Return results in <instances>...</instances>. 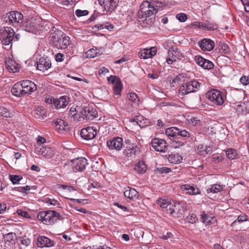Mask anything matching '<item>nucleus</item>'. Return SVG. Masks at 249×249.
<instances>
[{
	"mask_svg": "<svg viewBox=\"0 0 249 249\" xmlns=\"http://www.w3.org/2000/svg\"><path fill=\"white\" fill-rule=\"evenodd\" d=\"M11 91L12 93L15 96L21 97L25 95L20 81L14 84Z\"/></svg>",
	"mask_w": 249,
	"mask_h": 249,
	"instance_id": "nucleus-25",
	"label": "nucleus"
},
{
	"mask_svg": "<svg viewBox=\"0 0 249 249\" xmlns=\"http://www.w3.org/2000/svg\"><path fill=\"white\" fill-rule=\"evenodd\" d=\"M176 18L180 22H185L187 19V16L184 13H179L176 15Z\"/></svg>",
	"mask_w": 249,
	"mask_h": 249,
	"instance_id": "nucleus-51",
	"label": "nucleus"
},
{
	"mask_svg": "<svg viewBox=\"0 0 249 249\" xmlns=\"http://www.w3.org/2000/svg\"><path fill=\"white\" fill-rule=\"evenodd\" d=\"M154 9L153 6H150V3L148 1L143 2L140 6V10L139 12V16L141 13L142 18L154 17Z\"/></svg>",
	"mask_w": 249,
	"mask_h": 249,
	"instance_id": "nucleus-9",
	"label": "nucleus"
},
{
	"mask_svg": "<svg viewBox=\"0 0 249 249\" xmlns=\"http://www.w3.org/2000/svg\"><path fill=\"white\" fill-rule=\"evenodd\" d=\"M157 49L156 47H151L149 49H144L139 53V57L141 59H147L152 57L156 54Z\"/></svg>",
	"mask_w": 249,
	"mask_h": 249,
	"instance_id": "nucleus-23",
	"label": "nucleus"
},
{
	"mask_svg": "<svg viewBox=\"0 0 249 249\" xmlns=\"http://www.w3.org/2000/svg\"><path fill=\"white\" fill-rule=\"evenodd\" d=\"M21 243L25 247H28L31 244V240L29 238L22 239L21 240Z\"/></svg>",
	"mask_w": 249,
	"mask_h": 249,
	"instance_id": "nucleus-64",
	"label": "nucleus"
},
{
	"mask_svg": "<svg viewBox=\"0 0 249 249\" xmlns=\"http://www.w3.org/2000/svg\"><path fill=\"white\" fill-rule=\"evenodd\" d=\"M44 201L46 203L48 206L60 207V204L59 201L53 198L46 197Z\"/></svg>",
	"mask_w": 249,
	"mask_h": 249,
	"instance_id": "nucleus-37",
	"label": "nucleus"
},
{
	"mask_svg": "<svg viewBox=\"0 0 249 249\" xmlns=\"http://www.w3.org/2000/svg\"><path fill=\"white\" fill-rule=\"evenodd\" d=\"M107 144L110 149L120 150L122 148L123 139L121 137H116L107 141Z\"/></svg>",
	"mask_w": 249,
	"mask_h": 249,
	"instance_id": "nucleus-14",
	"label": "nucleus"
},
{
	"mask_svg": "<svg viewBox=\"0 0 249 249\" xmlns=\"http://www.w3.org/2000/svg\"><path fill=\"white\" fill-rule=\"evenodd\" d=\"M203 30H214L217 28V26L216 24L208 21L203 23Z\"/></svg>",
	"mask_w": 249,
	"mask_h": 249,
	"instance_id": "nucleus-43",
	"label": "nucleus"
},
{
	"mask_svg": "<svg viewBox=\"0 0 249 249\" xmlns=\"http://www.w3.org/2000/svg\"><path fill=\"white\" fill-rule=\"evenodd\" d=\"M55 129L59 133H64L69 129V125L64 120L57 119L54 121Z\"/></svg>",
	"mask_w": 249,
	"mask_h": 249,
	"instance_id": "nucleus-22",
	"label": "nucleus"
},
{
	"mask_svg": "<svg viewBox=\"0 0 249 249\" xmlns=\"http://www.w3.org/2000/svg\"><path fill=\"white\" fill-rule=\"evenodd\" d=\"M128 98L129 101L134 103H137L139 101L137 95L135 93H130L128 96Z\"/></svg>",
	"mask_w": 249,
	"mask_h": 249,
	"instance_id": "nucleus-49",
	"label": "nucleus"
},
{
	"mask_svg": "<svg viewBox=\"0 0 249 249\" xmlns=\"http://www.w3.org/2000/svg\"><path fill=\"white\" fill-rule=\"evenodd\" d=\"M202 222L209 225L212 223V221L214 220V217H213L203 213L201 215Z\"/></svg>",
	"mask_w": 249,
	"mask_h": 249,
	"instance_id": "nucleus-40",
	"label": "nucleus"
},
{
	"mask_svg": "<svg viewBox=\"0 0 249 249\" xmlns=\"http://www.w3.org/2000/svg\"><path fill=\"white\" fill-rule=\"evenodd\" d=\"M18 213L24 217L30 218L31 216L27 212L23 211L22 210H19L18 211Z\"/></svg>",
	"mask_w": 249,
	"mask_h": 249,
	"instance_id": "nucleus-57",
	"label": "nucleus"
},
{
	"mask_svg": "<svg viewBox=\"0 0 249 249\" xmlns=\"http://www.w3.org/2000/svg\"><path fill=\"white\" fill-rule=\"evenodd\" d=\"M168 160L171 163L178 164L181 162L182 157L178 153H172L168 155Z\"/></svg>",
	"mask_w": 249,
	"mask_h": 249,
	"instance_id": "nucleus-31",
	"label": "nucleus"
},
{
	"mask_svg": "<svg viewBox=\"0 0 249 249\" xmlns=\"http://www.w3.org/2000/svg\"><path fill=\"white\" fill-rule=\"evenodd\" d=\"M165 134L169 138H178V128L176 127H171L165 130Z\"/></svg>",
	"mask_w": 249,
	"mask_h": 249,
	"instance_id": "nucleus-29",
	"label": "nucleus"
},
{
	"mask_svg": "<svg viewBox=\"0 0 249 249\" xmlns=\"http://www.w3.org/2000/svg\"><path fill=\"white\" fill-rule=\"evenodd\" d=\"M10 179L13 184H18L19 181L22 178L21 177L18 175H10Z\"/></svg>",
	"mask_w": 249,
	"mask_h": 249,
	"instance_id": "nucleus-48",
	"label": "nucleus"
},
{
	"mask_svg": "<svg viewBox=\"0 0 249 249\" xmlns=\"http://www.w3.org/2000/svg\"><path fill=\"white\" fill-rule=\"evenodd\" d=\"M39 153L47 159L51 158L54 155L53 151L49 146H42L39 150Z\"/></svg>",
	"mask_w": 249,
	"mask_h": 249,
	"instance_id": "nucleus-28",
	"label": "nucleus"
},
{
	"mask_svg": "<svg viewBox=\"0 0 249 249\" xmlns=\"http://www.w3.org/2000/svg\"><path fill=\"white\" fill-rule=\"evenodd\" d=\"M188 219L189 222L193 224L197 220V218L195 214H192L188 217Z\"/></svg>",
	"mask_w": 249,
	"mask_h": 249,
	"instance_id": "nucleus-60",
	"label": "nucleus"
},
{
	"mask_svg": "<svg viewBox=\"0 0 249 249\" xmlns=\"http://www.w3.org/2000/svg\"><path fill=\"white\" fill-rule=\"evenodd\" d=\"M143 18H144V19L143 20V23L144 24H146L147 26H151L153 23L155 17H144Z\"/></svg>",
	"mask_w": 249,
	"mask_h": 249,
	"instance_id": "nucleus-50",
	"label": "nucleus"
},
{
	"mask_svg": "<svg viewBox=\"0 0 249 249\" xmlns=\"http://www.w3.org/2000/svg\"><path fill=\"white\" fill-rule=\"evenodd\" d=\"M15 34L14 30L10 27H6L5 29V33L3 34V38L2 43L3 45H8L10 44L13 40Z\"/></svg>",
	"mask_w": 249,
	"mask_h": 249,
	"instance_id": "nucleus-19",
	"label": "nucleus"
},
{
	"mask_svg": "<svg viewBox=\"0 0 249 249\" xmlns=\"http://www.w3.org/2000/svg\"><path fill=\"white\" fill-rule=\"evenodd\" d=\"M69 102V98L63 96L59 99L55 100L53 102L54 105L56 108L60 109L66 107Z\"/></svg>",
	"mask_w": 249,
	"mask_h": 249,
	"instance_id": "nucleus-26",
	"label": "nucleus"
},
{
	"mask_svg": "<svg viewBox=\"0 0 249 249\" xmlns=\"http://www.w3.org/2000/svg\"><path fill=\"white\" fill-rule=\"evenodd\" d=\"M36 28L37 26L35 21H28L24 25V30L30 33H35Z\"/></svg>",
	"mask_w": 249,
	"mask_h": 249,
	"instance_id": "nucleus-35",
	"label": "nucleus"
},
{
	"mask_svg": "<svg viewBox=\"0 0 249 249\" xmlns=\"http://www.w3.org/2000/svg\"><path fill=\"white\" fill-rule=\"evenodd\" d=\"M46 111L42 107H38L34 109L33 111V116L37 119H43L46 117Z\"/></svg>",
	"mask_w": 249,
	"mask_h": 249,
	"instance_id": "nucleus-30",
	"label": "nucleus"
},
{
	"mask_svg": "<svg viewBox=\"0 0 249 249\" xmlns=\"http://www.w3.org/2000/svg\"><path fill=\"white\" fill-rule=\"evenodd\" d=\"M183 144L184 143L183 142H181L180 141H174L172 143V146L175 148H178L181 146H183Z\"/></svg>",
	"mask_w": 249,
	"mask_h": 249,
	"instance_id": "nucleus-62",
	"label": "nucleus"
},
{
	"mask_svg": "<svg viewBox=\"0 0 249 249\" xmlns=\"http://www.w3.org/2000/svg\"><path fill=\"white\" fill-rule=\"evenodd\" d=\"M223 189V186L218 184H215L213 185L209 189H207V193L209 192L213 193H217Z\"/></svg>",
	"mask_w": 249,
	"mask_h": 249,
	"instance_id": "nucleus-38",
	"label": "nucleus"
},
{
	"mask_svg": "<svg viewBox=\"0 0 249 249\" xmlns=\"http://www.w3.org/2000/svg\"><path fill=\"white\" fill-rule=\"evenodd\" d=\"M104 8L105 14L110 15L115 10L117 3L116 0H97Z\"/></svg>",
	"mask_w": 249,
	"mask_h": 249,
	"instance_id": "nucleus-6",
	"label": "nucleus"
},
{
	"mask_svg": "<svg viewBox=\"0 0 249 249\" xmlns=\"http://www.w3.org/2000/svg\"><path fill=\"white\" fill-rule=\"evenodd\" d=\"M168 56L172 57L175 60L180 59L182 57V54L177 48H171L168 51Z\"/></svg>",
	"mask_w": 249,
	"mask_h": 249,
	"instance_id": "nucleus-32",
	"label": "nucleus"
},
{
	"mask_svg": "<svg viewBox=\"0 0 249 249\" xmlns=\"http://www.w3.org/2000/svg\"><path fill=\"white\" fill-rule=\"evenodd\" d=\"M124 193L126 197L131 200H136L139 197L138 192L135 189L131 188L129 187H127Z\"/></svg>",
	"mask_w": 249,
	"mask_h": 249,
	"instance_id": "nucleus-27",
	"label": "nucleus"
},
{
	"mask_svg": "<svg viewBox=\"0 0 249 249\" xmlns=\"http://www.w3.org/2000/svg\"><path fill=\"white\" fill-rule=\"evenodd\" d=\"M38 219L46 225H52L59 219V213L54 211H41L37 215Z\"/></svg>",
	"mask_w": 249,
	"mask_h": 249,
	"instance_id": "nucleus-3",
	"label": "nucleus"
},
{
	"mask_svg": "<svg viewBox=\"0 0 249 249\" xmlns=\"http://www.w3.org/2000/svg\"><path fill=\"white\" fill-rule=\"evenodd\" d=\"M225 153L227 157L230 159H235L237 156V153L236 151L232 148L228 149L226 151Z\"/></svg>",
	"mask_w": 249,
	"mask_h": 249,
	"instance_id": "nucleus-41",
	"label": "nucleus"
},
{
	"mask_svg": "<svg viewBox=\"0 0 249 249\" xmlns=\"http://www.w3.org/2000/svg\"><path fill=\"white\" fill-rule=\"evenodd\" d=\"M3 237L6 243H13L16 238V235L15 233L9 232L5 234Z\"/></svg>",
	"mask_w": 249,
	"mask_h": 249,
	"instance_id": "nucleus-39",
	"label": "nucleus"
},
{
	"mask_svg": "<svg viewBox=\"0 0 249 249\" xmlns=\"http://www.w3.org/2000/svg\"><path fill=\"white\" fill-rule=\"evenodd\" d=\"M208 149H210V147L208 148L206 145H199L197 147V151L200 155H204L205 154H208L211 151V150Z\"/></svg>",
	"mask_w": 249,
	"mask_h": 249,
	"instance_id": "nucleus-44",
	"label": "nucleus"
},
{
	"mask_svg": "<svg viewBox=\"0 0 249 249\" xmlns=\"http://www.w3.org/2000/svg\"><path fill=\"white\" fill-rule=\"evenodd\" d=\"M75 14L77 17H80L87 16L88 15L89 12L87 10H81L80 9H77L75 11Z\"/></svg>",
	"mask_w": 249,
	"mask_h": 249,
	"instance_id": "nucleus-54",
	"label": "nucleus"
},
{
	"mask_svg": "<svg viewBox=\"0 0 249 249\" xmlns=\"http://www.w3.org/2000/svg\"><path fill=\"white\" fill-rule=\"evenodd\" d=\"M151 143L152 147L157 151L165 152L168 149L166 142L163 139L155 138L153 139Z\"/></svg>",
	"mask_w": 249,
	"mask_h": 249,
	"instance_id": "nucleus-11",
	"label": "nucleus"
},
{
	"mask_svg": "<svg viewBox=\"0 0 249 249\" xmlns=\"http://www.w3.org/2000/svg\"><path fill=\"white\" fill-rule=\"evenodd\" d=\"M52 42L57 49H64L70 44V38L63 32L57 30L52 34Z\"/></svg>",
	"mask_w": 249,
	"mask_h": 249,
	"instance_id": "nucleus-2",
	"label": "nucleus"
},
{
	"mask_svg": "<svg viewBox=\"0 0 249 249\" xmlns=\"http://www.w3.org/2000/svg\"><path fill=\"white\" fill-rule=\"evenodd\" d=\"M203 23L200 22H194L191 23V27L194 28H199L203 30Z\"/></svg>",
	"mask_w": 249,
	"mask_h": 249,
	"instance_id": "nucleus-56",
	"label": "nucleus"
},
{
	"mask_svg": "<svg viewBox=\"0 0 249 249\" xmlns=\"http://www.w3.org/2000/svg\"><path fill=\"white\" fill-rule=\"evenodd\" d=\"M71 162L72 169L74 172L84 171L88 164L87 159L82 157L73 159Z\"/></svg>",
	"mask_w": 249,
	"mask_h": 249,
	"instance_id": "nucleus-10",
	"label": "nucleus"
},
{
	"mask_svg": "<svg viewBox=\"0 0 249 249\" xmlns=\"http://www.w3.org/2000/svg\"><path fill=\"white\" fill-rule=\"evenodd\" d=\"M97 115V112L96 110L88 106L81 108L79 116L80 118L83 119L93 120L96 117Z\"/></svg>",
	"mask_w": 249,
	"mask_h": 249,
	"instance_id": "nucleus-8",
	"label": "nucleus"
},
{
	"mask_svg": "<svg viewBox=\"0 0 249 249\" xmlns=\"http://www.w3.org/2000/svg\"><path fill=\"white\" fill-rule=\"evenodd\" d=\"M5 66L10 72H17L19 71V64L10 58L5 59Z\"/></svg>",
	"mask_w": 249,
	"mask_h": 249,
	"instance_id": "nucleus-20",
	"label": "nucleus"
},
{
	"mask_svg": "<svg viewBox=\"0 0 249 249\" xmlns=\"http://www.w3.org/2000/svg\"><path fill=\"white\" fill-rule=\"evenodd\" d=\"M78 109L79 110H77L75 107H72L70 108V109L69 111V115L70 116L73 117L74 118H77V113L78 111L80 112L81 108H78Z\"/></svg>",
	"mask_w": 249,
	"mask_h": 249,
	"instance_id": "nucleus-47",
	"label": "nucleus"
},
{
	"mask_svg": "<svg viewBox=\"0 0 249 249\" xmlns=\"http://www.w3.org/2000/svg\"><path fill=\"white\" fill-rule=\"evenodd\" d=\"M244 7L245 10L249 12V0H240Z\"/></svg>",
	"mask_w": 249,
	"mask_h": 249,
	"instance_id": "nucleus-59",
	"label": "nucleus"
},
{
	"mask_svg": "<svg viewBox=\"0 0 249 249\" xmlns=\"http://www.w3.org/2000/svg\"><path fill=\"white\" fill-rule=\"evenodd\" d=\"M207 96L213 105L221 106L224 102L225 98L223 94L217 89H212L208 91Z\"/></svg>",
	"mask_w": 249,
	"mask_h": 249,
	"instance_id": "nucleus-5",
	"label": "nucleus"
},
{
	"mask_svg": "<svg viewBox=\"0 0 249 249\" xmlns=\"http://www.w3.org/2000/svg\"><path fill=\"white\" fill-rule=\"evenodd\" d=\"M0 115L4 117L10 118L12 116V113L7 108L1 107H0Z\"/></svg>",
	"mask_w": 249,
	"mask_h": 249,
	"instance_id": "nucleus-46",
	"label": "nucleus"
},
{
	"mask_svg": "<svg viewBox=\"0 0 249 249\" xmlns=\"http://www.w3.org/2000/svg\"><path fill=\"white\" fill-rule=\"evenodd\" d=\"M202 83L196 80L191 81L185 83L179 88V93L181 95H185L190 92L197 91L202 86Z\"/></svg>",
	"mask_w": 249,
	"mask_h": 249,
	"instance_id": "nucleus-4",
	"label": "nucleus"
},
{
	"mask_svg": "<svg viewBox=\"0 0 249 249\" xmlns=\"http://www.w3.org/2000/svg\"><path fill=\"white\" fill-rule=\"evenodd\" d=\"M200 49L204 51H211L215 46L213 41L209 38H204L198 43Z\"/></svg>",
	"mask_w": 249,
	"mask_h": 249,
	"instance_id": "nucleus-15",
	"label": "nucleus"
},
{
	"mask_svg": "<svg viewBox=\"0 0 249 249\" xmlns=\"http://www.w3.org/2000/svg\"><path fill=\"white\" fill-rule=\"evenodd\" d=\"M51 66V63L50 60L47 58L41 57L37 62V69L44 71L48 70Z\"/></svg>",
	"mask_w": 249,
	"mask_h": 249,
	"instance_id": "nucleus-24",
	"label": "nucleus"
},
{
	"mask_svg": "<svg viewBox=\"0 0 249 249\" xmlns=\"http://www.w3.org/2000/svg\"><path fill=\"white\" fill-rule=\"evenodd\" d=\"M156 171L157 173H159L160 174H163L169 173L171 171V169L168 167H163L157 168Z\"/></svg>",
	"mask_w": 249,
	"mask_h": 249,
	"instance_id": "nucleus-55",
	"label": "nucleus"
},
{
	"mask_svg": "<svg viewBox=\"0 0 249 249\" xmlns=\"http://www.w3.org/2000/svg\"><path fill=\"white\" fill-rule=\"evenodd\" d=\"M98 53L93 49H89L87 52V57L93 58L97 55Z\"/></svg>",
	"mask_w": 249,
	"mask_h": 249,
	"instance_id": "nucleus-53",
	"label": "nucleus"
},
{
	"mask_svg": "<svg viewBox=\"0 0 249 249\" xmlns=\"http://www.w3.org/2000/svg\"><path fill=\"white\" fill-rule=\"evenodd\" d=\"M61 188L63 189L66 190L69 192L75 191L76 189L74 186H68L66 185H62Z\"/></svg>",
	"mask_w": 249,
	"mask_h": 249,
	"instance_id": "nucleus-63",
	"label": "nucleus"
},
{
	"mask_svg": "<svg viewBox=\"0 0 249 249\" xmlns=\"http://www.w3.org/2000/svg\"><path fill=\"white\" fill-rule=\"evenodd\" d=\"M240 81L243 85H247L249 84V77L244 75L240 78Z\"/></svg>",
	"mask_w": 249,
	"mask_h": 249,
	"instance_id": "nucleus-58",
	"label": "nucleus"
},
{
	"mask_svg": "<svg viewBox=\"0 0 249 249\" xmlns=\"http://www.w3.org/2000/svg\"><path fill=\"white\" fill-rule=\"evenodd\" d=\"M158 203L163 211L174 217H180L186 211L180 203L174 201H168L160 198L158 199Z\"/></svg>",
	"mask_w": 249,
	"mask_h": 249,
	"instance_id": "nucleus-1",
	"label": "nucleus"
},
{
	"mask_svg": "<svg viewBox=\"0 0 249 249\" xmlns=\"http://www.w3.org/2000/svg\"><path fill=\"white\" fill-rule=\"evenodd\" d=\"M180 189L185 194L189 195H197L201 194L200 190L194 185L184 184L180 186Z\"/></svg>",
	"mask_w": 249,
	"mask_h": 249,
	"instance_id": "nucleus-17",
	"label": "nucleus"
},
{
	"mask_svg": "<svg viewBox=\"0 0 249 249\" xmlns=\"http://www.w3.org/2000/svg\"><path fill=\"white\" fill-rule=\"evenodd\" d=\"M113 90L115 95H119L122 90V84L120 80H117L113 86Z\"/></svg>",
	"mask_w": 249,
	"mask_h": 249,
	"instance_id": "nucleus-42",
	"label": "nucleus"
},
{
	"mask_svg": "<svg viewBox=\"0 0 249 249\" xmlns=\"http://www.w3.org/2000/svg\"><path fill=\"white\" fill-rule=\"evenodd\" d=\"M36 187L35 186H29L26 185L23 187H18L17 188L16 190L18 192H21L22 194H24L25 195H27L29 193H33V192H30L31 190H36Z\"/></svg>",
	"mask_w": 249,
	"mask_h": 249,
	"instance_id": "nucleus-36",
	"label": "nucleus"
},
{
	"mask_svg": "<svg viewBox=\"0 0 249 249\" xmlns=\"http://www.w3.org/2000/svg\"><path fill=\"white\" fill-rule=\"evenodd\" d=\"M194 59L195 62L199 66L205 69L210 70L213 67V64L211 61L203 58L201 56H196Z\"/></svg>",
	"mask_w": 249,
	"mask_h": 249,
	"instance_id": "nucleus-18",
	"label": "nucleus"
},
{
	"mask_svg": "<svg viewBox=\"0 0 249 249\" xmlns=\"http://www.w3.org/2000/svg\"><path fill=\"white\" fill-rule=\"evenodd\" d=\"M96 134V130L91 126L82 129L80 133L81 137L87 140L93 139Z\"/></svg>",
	"mask_w": 249,
	"mask_h": 249,
	"instance_id": "nucleus-13",
	"label": "nucleus"
},
{
	"mask_svg": "<svg viewBox=\"0 0 249 249\" xmlns=\"http://www.w3.org/2000/svg\"><path fill=\"white\" fill-rule=\"evenodd\" d=\"M23 15L18 11H12L8 13L5 18L6 22L9 24H17L23 19Z\"/></svg>",
	"mask_w": 249,
	"mask_h": 249,
	"instance_id": "nucleus-7",
	"label": "nucleus"
},
{
	"mask_svg": "<svg viewBox=\"0 0 249 249\" xmlns=\"http://www.w3.org/2000/svg\"><path fill=\"white\" fill-rule=\"evenodd\" d=\"M125 149L123 151L124 155L127 158H134L137 152V146L134 143H131L129 140L125 141Z\"/></svg>",
	"mask_w": 249,
	"mask_h": 249,
	"instance_id": "nucleus-12",
	"label": "nucleus"
},
{
	"mask_svg": "<svg viewBox=\"0 0 249 249\" xmlns=\"http://www.w3.org/2000/svg\"><path fill=\"white\" fill-rule=\"evenodd\" d=\"M147 169L146 165L144 161H140L136 164L134 170L135 172L139 174H144Z\"/></svg>",
	"mask_w": 249,
	"mask_h": 249,
	"instance_id": "nucleus-33",
	"label": "nucleus"
},
{
	"mask_svg": "<svg viewBox=\"0 0 249 249\" xmlns=\"http://www.w3.org/2000/svg\"><path fill=\"white\" fill-rule=\"evenodd\" d=\"M179 136L184 138H189L190 137V133L185 129L181 130L178 128V137Z\"/></svg>",
	"mask_w": 249,
	"mask_h": 249,
	"instance_id": "nucleus-52",
	"label": "nucleus"
},
{
	"mask_svg": "<svg viewBox=\"0 0 249 249\" xmlns=\"http://www.w3.org/2000/svg\"><path fill=\"white\" fill-rule=\"evenodd\" d=\"M24 94H31L36 89V85L32 81L26 80L20 81Z\"/></svg>",
	"mask_w": 249,
	"mask_h": 249,
	"instance_id": "nucleus-16",
	"label": "nucleus"
},
{
	"mask_svg": "<svg viewBox=\"0 0 249 249\" xmlns=\"http://www.w3.org/2000/svg\"><path fill=\"white\" fill-rule=\"evenodd\" d=\"M245 103L243 104H239L237 105H235L234 106V109L236 110V112L238 114H246L245 109Z\"/></svg>",
	"mask_w": 249,
	"mask_h": 249,
	"instance_id": "nucleus-45",
	"label": "nucleus"
},
{
	"mask_svg": "<svg viewBox=\"0 0 249 249\" xmlns=\"http://www.w3.org/2000/svg\"><path fill=\"white\" fill-rule=\"evenodd\" d=\"M37 246L41 248L51 247L54 246V242L45 236H39L37 238Z\"/></svg>",
	"mask_w": 249,
	"mask_h": 249,
	"instance_id": "nucleus-21",
	"label": "nucleus"
},
{
	"mask_svg": "<svg viewBox=\"0 0 249 249\" xmlns=\"http://www.w3.org/2000/svg\"><path fill=\"white\" fill-rule=\"evenodd\" d=\"M134 121L142 128L149 125L150 124L149 120L143 116H137L134 119Z\"/></svg>",
	"mask_w": 249,
	"mask_h": 249,
	"instance_id": "nucleus-34",
	"label": "nucleus"
},
{
	"mask_svg": "<svg viewBox=\"0 0 249 249\" xmlns=\"http://www.w3.org/2000/svg\"><path fill=\"white\" fill-rule=\"evenodd\" d=\"M247 220L248 216L246 215H240L238 217L237 219L234 221V222H236V221L239 222H242L247 221Z\"/></svg>",
	"mask_w": 249,
	"mask_h": 249,
	"instance_id": "nucleus-61",
	"label": "nucleus"
}]
</instances>
